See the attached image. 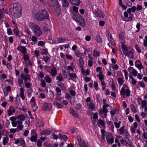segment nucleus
<instances>
[{
	"label": "nucleus",
	"instance_id": "nucleus-63",
	"mask_svg": "<svg viewBox=\"0 0 147 147\" xmlns=\"http://www.w3.org/2000/svg\"><path fill=\"white\" fill-rule=\"evenodd\" d=\"M78 7L76 6H74L73 7V11H74L76 13H77L78 12Z\"/></svg>",
	"mask_w": 147,
	"mask_h": 147
},
{
	"label": "nucleus",
	"instance_id": "nucleus-50",
	"mask_svg": "<svg viewBox=\"0 0 147 147\" xmlns=\"http://www.w3.org/2000/svg\"><path fill=\"white\" fill-rule=\"evenodd\" d=\"M49 93L50 96V98L51 99H53L54 97V93L51 90L49 91Z\"/></svg>",
	"mask_w": 147,
	"mask_h": 147
},
{
	"label": "nucleus",
	"instance_id": "nucleus-54",
	"mask_svg": "<svg viewBox=\"0 0 147 147\" xmlns=\"http://www.w3.org/2000/svg\"><path fill=\"white\" fill-rule=\"evenodd\" d=\"M123 72H124V74L125 79L126 80H127L128 79V73H127V71L126 70L124 69L123 70Z\"/></svg>",
	"mask_w": 147,
	"mask_h": 147
},
{
	"label": "nucleus",
	"instance_id": "nucleus-23",
	"mask_svg": "<svg viewBox=\"0 0 147 147\" xmlns=\"http://www.w3.org/2000/svg\"><path fill=\"white\" fill-rule=\"evenodd\" d=\"M106 140L107 143L109 144H112L114 142V138L113 136H112L110 139H109L108 137L106 136Z\"/></svg>",
	"mask_w": 147,
	"mask_h": 147
},
{
	"label": "nucleus",
	"instance_id": "nucleus-46",
	"mask_svg": "<svg viewBox=\"0 0 147 147\" xmlns=\"http://www.w3.org/2000/svg\"><path fill=\"white\" fill-rule=\"evenodd\" d=\"M31 40L34 42L35 44H36L37 41V38L36 36H33L32 37Z\"/></svg>",
	"mask_w": 147,
	"mask_h": 147
},
{
	"label": "nucleus",
	"instance_id": "nucleus-26",
	"mask_svg": "<svg viewBox=\"0 0 147 147\" xmlns=\"http://www.w3.org/2000/svg\"><path fill=\"white\" fill-rule=\"evenodd\" d=\"M125 43H121V46L123 50H124L125 51H127L128 50V47L125 45L124 44Z\"/></svg>",
	"mask_w": 147,
	"mask_h": 147
},
{
	"label": "nucleus",
	"instance_id": "nucleus-19",
	"mask_svg": "<svg viewBox=\"0 0 147 147\" xmlns=\"http://www.w3.org/2000/svg\"><path fill=\"white\" fill-rule=\"evenodd\" d=\"M78 145L80 147H89L88 142H85V141L83 140L80 142H79Z\"/></svg>",
	"mask_w": 147,
	"mask_h": 147
},
{
	"label": "nucleus",
	"instance_id": "nucleus-42",
	"mask_svg": "<svg viewBox=\"0 0 147 147\" xmlns=\"http://www.w3.org/2000/svg\"><path fill=\"white\" fill-rule=\"evenodd\" d=\"M44 79L47 82L49 83L51 82V79L50 78L47 76H46L44 78Z\"/></svg>",
	"mask_w": 147,
	"mask_h": 147
},
{
	"label": "nucleus",
	"instance_id": "nucleus-13",
	"mask_svg": "<svg viewBox=\"0 0 147 147\" xmlns=\"http://www.w3.org/2000/svg\"><path fill=\"white\" fill-rule=\"evenodd\" d=\"M42 109L44 111H46L51 109V104L50 103H44L42 104Z\"/></svg>",
	"mask_w": 147,
	"mask_h": 147
},
{
	"label": "nucleus",
	"instance_id": "nucleus-60",
	"mask_svg": "<svg viewBox=\"0 0 147 147\" xmlns=\"http://www.w3.org/2000/svg\"><path fill=\"white\" fill-rule=\"evenodd\" d=\"M138 83L141 87L143 88L145 87V84L143 82H138Z\"/></svg>",
	"mask_w": 147,
	"mask_h": 147
},
{
	"label": "nucleus",
	"instance_id": "nucleus-32",
	"mask_svg": "<svg viewBox=\"0 0 147 147\" xmlns=\"http://www.w3.org/2000/svg\"><path fill=\"white\" fill-rule=\"evenodd\" d=\"M79 62L80 64V67L82 68V67L84 66V63L83 58H80L79 59Z\"/></svg>",
	"mask_w": 147,
	"mask_h": 147
},
{
	"label": "nucleus",
	"instance_id": "nucleus-35",
	"mask_svg": "<svg viewBox=\"0 0 147 147\" xmlns=\"http://www.w3.org/2000/svg\"><path fill=\"white\" fill-rule=\"evenodd\" d=\"M58 6H57L56 8V12L57 16H58L61 13V9L60 8L58 7Z\"/></svg>",
	"mask_w": 147,
	"mask_h": 147
},
{
	"label": "nucleus",
	"instance_id": "nucleus-55",
	"mask_svg": "<svg viewBox=\"0 0 147 147\" xmlns=\"http://www.w3.org/2000/svg\"><path fill=\"white\" fill-rule=\"evenodd\" d=\"M69 93L71 95L73 96H75L76 95V92L73 90H71L70 91Z\"/></svg>",
	"mask_w": 147,
	"mask_h": 147
},
{
	"label": "nucleus",
	"instance_id": "nucleus-56",
	"mask_svg": "<svg viewBox=\"0 0 147 147\" xmlns=\"http://www.w3.org/2000/svg\"><path fill=\"white\" fill-rule=\"evenodd\" d=\"M94 87L95 88V90L96 91H97L98 90V84L97 83V82L96 81H94Z\"/></svg>",
	"mask_w": 147,
	"mask_h": 147
},
{
	"label": "nucleus",
	"instance_id": "nucleus-22",
	"mask_svg": "<svg viewBox=\"0 0 147 147\" xmlns=\"http://www.w3.org/2000/svg\"><path fill=\"white\" fill-rule=\"evenodd\" d=\"M26 117L24 115L22 114L17 116V119L21 120L22 121H24L26 119Z\"/></svg>",
	"mask_w": 147,
	"mask_h": 147
},
{
	"label": "nucleus",
	"instance_id": "nucleus-49",
	"mask_svg": "<svg viewBox=\"0 0 147 147\" xmlns=\"http://www.w3.org/2000/svg\"><path fill=\"white\" fill-rule=\"evenodd\" d=\"M65 68V69H67V70H70L73 72L74 71V69L70 65L68 66V67L66 66Z\"/></svg>",
	"mask_w": 147,
	"mask_h": 147
},
{
	"label": "nucleus",
	"instance_id": "nucleus-15",
	"mask_svg": "<svg viewBox=\"0 0 147 147\" xmlns=\"http://www.w3.org/2000/svg\"><path fill=\"white\" fill-rule=\"evenodd\" d=\"M69 113L74 118H78L79 117V115L73 108L71 107L69 108Z\"/></svg>",
	"mask_w": 147,
	"mask_h": 147
},
{
	"label": "nucleus",
	"instance_id": "nucleus-4",
	"mask_svg": "<svg viewBox=\"0 0 147 147\" xmlns=\"http://www.w3.org/2000/svg\"><path fill=\"white\" fill-rule=\"evenodd\" d=\"M130 93L131 92L128 88V86L125 84H124L123 85V87L121 88L120 91V94L121 97L124 98L125 94L127 96H129Z\"/></svg>",
	"mask_w": 147,
	"mask_h": 147
},
{
	"label": "nucleus",
	"instance_id": "nucleus-17",
	"mask_svg": "<svg viewBox=\"0 0 147 147\" xmlns=\"http://www.w3.org/2000/svg\"><path fill=\"white\" fill-rule=\"evenodd\" d=\"M119 38L121 44L125 43V38L123 33L122 31L119 34Z\"/></svg>",
	"mask_w": 147,
	"mask_h": 147
},
{
	"label": "nucleus",
	"instance_id": "nucleus-62",
	"mask_svg": "<svg viewBox=\"0 0 147 147\" xmlns=\"http://www.w3.org/2000/svg\"><path fill=\"white\" fill-rule=\"evenodd\" d=\"M23 57L25 61H27L29 59V57L26 54H24Z\"/></svg>",
	"mask_w": 147,
	"mask_h": 147
},
{
	"label": "nucleus",
	"instance_id": "nucleus-45",
	"mask_svg": "<svg viewBox=\"0 0 147 147\" xmlns=\"http://www.w3.org/2000/svg\"><path fill=\"white\" fill-rule=\"evenodd\" d=\"M136 28L137 29L136 32L138 33L139 32L140 29V24L139 23H137L136 25Z\"/></svg>",
	"mask_w": 147,
	"mask_h": 147
},
{
	"label": "nucleus",
	"instance_id": "nucleus-51",
	"mask_svg": "<svg viewBox=\"0 0 147 147\" xmlns=\"http://www.w3.org/2000/svg\"><path fill=\"white\" fill-rule=\"evenodd\" d=\"M13 33L16 36H18L19 34L18 30L16 28H14L13 30Z\"/></svg>",
	"mask_w": 147,
	"mask_h": 147
},
{
	"label": "nucleus",
	"instance_id": "nucleus-30",
	"mask_svg": "<svg viewBox=\"0 0 147 147\" xmlns=\"http://www.w3.org/2000/svg\"><path fill=\"white\" fill-rule=\"evenodd\" d=\"M129 15L130 16L128 17V19L126 20V21L127 22H131L134 20V18L133 13Z\"/></svg>",
	"mask_w": 147,
	"mask_h": 147
},
{
	"label": "nucleus",
	"instance_id": "nucleus-41",
	"mask_svg": "<svg viewBox=\"0 0 147 147\" xmlns=\"http://www.w3.org/2000/svg\"><path fill=\"white\" fill-rule=\"evenodd\" d=\"M59 137L60 139H61L62 138L65 141L67 140L68 139L67 136L65 135H63L62 136L61 135H59Z\"/></svg>",
	"mask_w": 147,
	"mask_h": 147
},
{
	"label": "nucleus",
	"instance_id": "nucleus-8",
	"mask_svg": "<svg viewBox=\"0 0 147 147\" xmlns=\"http://www.w3.org/2000/svg\"><path fill=\"white\" fill-rule=\"evenodd\" d=\"M37 139L36 132L34 130H32L31 131V137L30 138V140L32 142H36Z\"/></svg>",
	"mask_w": 147,
	"mask_h": 147
},
{
	"label": "nucleus",
	"instance_id": "nucleus-61",
	"mask_svg": "<svg viewBox=\"0 0 147 147\" xmlns=\"http://www.w3.org/2000/svg\"><path fill=\"white\" fill-rule=\"evenodd\" d=\"M142 9V7L140 5H137L136 9L137 11L141 10Z\"/></svg>",
	"mask_w": 147,
	"mask_h": 147
},
{
	"label": "nucleus",
	"instance_id": "nucleus-47",
	"mask_svg": "<svg viewBox=\"0 0 147 147\" xmlns=\"http://www.w3.org/2000/svg\"><path fill=\"white\" fill-rule=\"evenodd\" d=\"M47 51L45 49H42L41 51V54L42 55H46L48 53Z\"/></svg>",
	"mask_w": 147,
	"mask_h": 147
},
{
	"label": "nucleus",
	"instance_id": "nucleus-14",
	"mask_svg": "<svg viewBox=\"0 0 147 147\" xmlns=\"http://www.w3.org/2000/svg\"><path fill=\"white\" fill-rule=\"evenodd\" d=\"M135 65L140 70L144 68V67L140 60H137L135 61Z\"/></svg>",
	"mask_w": 147,
	"mask_h": 147
},
{
	"label": "nucleus",
	"instance_id": "nucleus-31",
	"mask_svg": "<svg viewBox=\"0 0 147 147\" xmlns=\"http://www.w3.org/2000/svg\"><path fill=\"white\" fill-rule=\"evenodd\" d=\"M69 77L71 78L74 79H76L77 77L76 74L75 73H68Z\"/></svg>",
	"mask_w": 147,
	"mask_h": 147
},
{
	"label": "nucleus",
	"instance_id": "nucleus-64",
	"mask_svg": "<svg viewBox=\"0 0 147 147\" xmlns=\"http://www.w3.org/2000/svg\"><path fill=\"white\" fill-rule=\"evenodd\" d=\"M133 13H135L136 9V6H134L131 8H129Z\"/></svg>",
	"mask_w": 147,
	"mask_h": 147
},
{
	"label": "nucleus",
	"instance_id": "nucleus-24",
	"mask_svg": "<svg viewBox=\"0 0 147 147\" xmlns=\"http://www.w3.org/2000/svg\"><path fill=\"white\" fill-rule=\"evenodd\" d=\"M9 142L8 137H4L3 138L2 143L4 146H5Z\"/></svg>",
	"mask_w": 147,
	"mask_h": 147
},
{
	"label": "nucleus",
	"instance_id": "nucleus-57",
	"mask_svg": "<svg viewBox=\"0 0 147 147\" xmlns=\"http://www.w3.org/2000/svg\"><path fill=\"white\" fill-rule=\"evenodd\" d=\"M25 87L27 88H30L31 85V84L29 82H25Z\"/></svg>",
	"mask_w": 147,
	"mask_h": 147
},
{
	"label": "nucleus",
	"instance_id": "nucleus-11",
	"mask_svg": "<svg viewBox=\"0 0 147 147\" xmlns=\"http://www.w3.org/2000/svg\"><path fill=\"white\" fill-rule=\"evenodd\" d=\"M14 140H15V144H20V145L23 147H25L26 146L25 142L23 139H16L15 138L14 139Z\"/></svg>",
	"mask_w": 147,
	"mask_h": 147
},
{
	"label": "nucleus",
	"instance_id": "nucleus-34",
	"mask_svg": "<svg viewBox=\"0 0 147 147\" xmlns=\"http://www.w3.org/2000/svg\"><path fill=\"white\" fill-rule=\"evenodd\" d=\"M130 107L131 111L133 112L134 113H136V108L134 105L133 104H131L130 105Z\"/></svg>",
	"mask_w": 147,
	"mask_h": 147
},
{
	"label": "nucleus",
	"instance_id": "nucleus-20",
	"mask_svg": "<svg viewBox=\"0 0 147 147\" xmlns=\"http://www.w3.org/2000/svg\"><path fill=\"white\" fill-rule=\"evenodd\" d=\"M128 70L130 73H131V70H132V74L134 76H136L137 74V72L133 67H129L128 68Z\"/></svg>",
	"mask_w": 147,
	"mask_h": 147
},
{
	"label": "nucleus",
	"instance_id": "nucleus-59",
	"mask_svg": "<svg viewBox=\"0 0 147 147\" xmlns=\"http://www.w3.org/2000/svg\"><path fill=\"white\" fill-rule=\"evenodd\" d=\"M82 107L81 104L80 103H77L76 104V108L77 110L80 109Z\"/></svg>",
	"mask_w": 147,
	"mask_h": 147
},
{
	"label": "nucleus",
	"instance_id": "nucleus-10",
	"mask_svg": "<svg viewBox=\"0 0 147 147\" xmlns=\"http://www.w3.org/2000/svg\"><path fill=\"white\" fill-rule=\"evenodd\" d=\"M45 67L47 71L51 74L52 76H55V67L51 68V67L47 66H45Z\"/></svg>",
	"mask_w": 147,
	"mask_h": 147
},
{
	"label": "nucleus",
	"instance_id": "nucleus-2",
	"mask_svg": "<svg viewBox=\"0 0 147 147\" xmlns=\"http://www.w3.org/2000/svg\"><path fill=\"white\" fill-rule=\"evenodd\" d=\"M35 18L38 20L42 21L45 19L49 20L48 12L45 10L40 11L35 15Z\"/></svg>",
	"mask_w": 147,
	"mask_h": 147
},
{
	"label": "nucleus",
	"instance_id": "nucleus-16",
	"mask_svg": "<svg viewBox=\"0 0 147 147\" xmlns=\"http://www.w3.org/2000/svg\"><path fill=\"white\" fill-rule=\"evenodd\" d=\"M17 50L23 54H26L27 52L26 49L24 46H19L17 48Z\"/></svg>",
	"mask_w": 147,
	"mask_h": 147
},
{
	"label": "nucleus",
	"instance_id": "nucleus-25",
	"mask_svg": "<svg viewBox=\"0 0 147 147\" xmlns=\"http://www.w3.org/2000/svg\"><path fill=\"white\" fill-rule=\"evenodd\" d=\"M119 113V110L116 109H115L113 110L110 111V113L112 116L114 115L115 114H118Z\"/></svg>",
	"mask_w": 147,
	"mask_h": 147
},
{
	"label": "nucleus",
	"instance_id": "nucleus-43",
	"mask_svg": "<svg viewBox=\"0 0 147 147\" xmlns=\"http://www.w3.org/2000/svg\"><path fill=\"white\" fill-rule=\"evenodd\" d=\"M128 54L129 56H130L131 55V58H134V53L131 51H128Z\"/></svg>",
	"mask_w": 147,
	"mask_h": 147
},
{
	"label": "nucleus",
	"instance_id": "nucleus-37",
	"mask_svg": "<svg viewBox=\"0 0 147 147\" xmlns=\"http://www.w3.org/2000/svg\"><path fill=\"white\" fill-rule=\"evenodd\" d=\"M42 59L46 63H47L49 62L48 61L50 58L48 56H46L43 57Z\"/></svg>",
	"mask_w": 147,
	"mask_h": 147
},
{
	"label": "nucleus",
	"instance_id": "nucleus-33",
	"mask_svg": "<svg viewBox=\"0 0 147 147\" xmlns=\"http://www.w3.org/2000/svg\"><path fill=\"white\" fill-rule=\"evenodd\" d=\"M123 133L125 135V139H128V138L130 137V134L127 129H125V130Z\"/></svg>",
	"mask_w": 147,
	"mask_h": 147
},
{
	"label": "nucleus",
	"instance_id": "nucleus-5",
	"mask_svg": "<svg viewBox=\"0 0 147 147\" xmlns=\"http://www.w3.org/2000/svg\"><path fill=\"white\" fill-rule=\"evenodd\" d=\"M74 19L78 23L79 25L82 27H85L86 25L85 20L84 18L80 15H75Z\"/></svg>",
	"mask_w": 147,
	"mask_h": 147
},
{
	"label": "nucleus",
	"instance_id": "nucleus-53",
	"mask_svg": "<svg viewBox=\"0 0 147 147\" xmlns=\"http://www.w3.org/2000/svg\"><path fill=\"white\" fill-rule=\"evenodd\" d=\"M141 104L143 107H146L147 104V101L146 100H142Z\"/></svg>",
	"mask_w": 147,
	"mask_h": 147
},
{
	"label": "nucleus",
	"instance_id": "nucleus-21",
	"mask_svg": "<svg viewBox=\"0 0 147 147\" xmlns=\"http://www.w3.org/2000/svg\"><path fill=\"white\" fill-rule=\"evenodd\" d=\"M51 131L47 129H45L40 132V134L43 135H48L51 134Z\"/></svg>",
	"mask_w": 147,
	"mask_h": 147
},
{
	"label": "nucleus",
	"instance_id": "nucleus-7",
	"mask_svg": "<svg viewBox=\"0 0 147 147\" xmlns=\"http://www.w3.org/2000/svg\"><path fill=\"white\" fill-rule=\"evenodd\" d=\"M106 36L109 42L114 45H115V40L113 38L112 34L108 30H107L106 32Z\"/></svg>",
	"mask_w": 147,
	"mask_h": 147
},
{
	"label": "nucleus",
	"instance_id": "nucleus-58",
	"mask_svg": "<svg viewBox=\"0 0 147 147\" xmlns=\"http://www.w3.org/2000/svg\"><path fill=\"white\" fill-rule=\"evenodd\" d=\"M45 42L43 41H40L38 43V45L42 46L45 44Z\"/></svg>",
	"mask_w": 147,
	"mask_h": 147
},
{
	"label": "nucleus",
	"instance_id": "nucleus-28",
	"mask_svg": "<svg viewBox=\"0 0 147 147\" xmlns=\"http://www.w3.org/2000/svg\"><path fill=\"white\" fill-rule=\"evenodd\" d=\"M66 40L65 38L60 37L57 38V42L58 43H62L65 42Z\"/></svg>",
	"mask_w": 147,
	"mask_h": 147
},
{
	"label": "nucleus",
	"instance_id": "nucleus-29",
	"mask_svg": "<svg viewBox=\"0 0 147 147\" xmlns=\"http://www.w3.org/2000/svg\"><path fill=\"white\" fill-rule=\"evenodd\" d=\"M100 55V52L99 51H97L95 50H94L93 55L94 57H96L98 56L99 57Z\"/></svg>",
	"mask_w": 147,
	"mask_h": 147
},
{
	"label": "nucleus",
	"instance_id": "nucleus-38",
	"mask_svg": "<svg viewBox=\"0 0 147 147\" xmlns=\"http://www.w3.org/2000/svg\"><path fill=\"white\" fill-rule=\"evenodd\" d=\"M118 83L119 85H122L124 81L123 79L121 78H119L117 80Z\"/></svg>",
	"mask_w": 147,
	"mask_h": 147
},
{
	"label": "nucleus",
	"instance_id": "nucleus-18",
	"mask_svg": "<svg viewBox=\"0 0 147 147\" xmlns=\"http://www.w3.org/2000/svg\"><path fill=\"white\" fill-rule=\"evenodd\" d=\"M7 111V115L9 116H11L16 111L15 110L13 106H10Z\"/></svg>",
	"mask_w": 147,
	"mask_h": 147
},
{
	"label": "nucleus",
	"instance_id": "nucleus-44",
	"mask_svg": "<svg viewBox=\"0 0 147 147\" xmlns=\"http://www.w3.org/2000/svg\"><path fill=\"white\" fill-rule=\"evenodd\" d=\"M25 32L28 35H30V36H31V32L28 28H25Z\"/></svg>",
	"mask_w": 147,
	"mask_h": 147
},
{
	"label": "nucleus",
	"instance_id": "nucleus-12",
	"mask_svg": "<svg viewBox=\"0 0 147 147\" xmlns=\"http://www.w3.org/2000/svg\"><path fill=\"white\" fill-rule=\"evenodd\" d=\"M20 76L22 79L24 81V82H26V81L29 80L30 81H31V78L30 75L28 74H22Z\"/></svg>",
	"mask_w": 147,
	"mask_h": 147
},
{
	"label": "nucleus",
	"instance_id": "nucleus-9",
	"mask_svg": "<svg viewBox=\"0 0 147 147\" xmlns=\"http://www.w3.org/2000/svg\"><path fill=\"white\" fill-rule=\"evenodd\" d=\"M94 13L96 17L103 18L105 16V15L104 12L98 9L95 10Z\"/></svg>",
	"mask_w": 147,
	"mask_h": 147
},
{
	"label": "nucleus",
	"instance_id": "nucleus-48",
	"mask_svg": "<svg viewBox=\"0 0 147 147\" xmlns=\"http://www.w3.org/2000/svg\"><path fill=\"white\" fill-rule=\"evenodd\" d=\"M75 54L77 57H80V58H82V57L83 55V54L81 53L80 52L78 51V53L76 52Z\"/></svg>",
	"mask_w": 147,
	"mask_h": 147
},
{
	"label": "nucleus",
	"instance_id": "nucleus-39",
	"mask_svg": "<svg viewBox=\"0 0 147 147\" xmlns=\"http://www.w3.org/2000/svg\"><path fill=\"white\" fill-rule=\"evenodd\" d=\"M124 1L127 5L129 7H131L132 5V3L128 0H124Z\"/></svg>",
	"mask_w": 147,
	"mask_h": 147
},
{
	"label": "nucleus",
	"instance_id": "nucleus-36",
	"mask_svg": "<svg viewBox=\"0 0 147 147\" xmlns=\"http://www.w3.org/2000/svg\"><path fill=\"white\" fill-rule=\"evenodd\" d=\"M135 47L138 53H141L140 48L137 44H136L135 45Z\"/></svg>",
	"mask_w": 147,
	"mask_h": 147
},
{
	"label": "nucleus",
	"instance_id": "nucleus-40",
	"mask_svg": "<svg viewBox=\"0 0 147 147\" xmlns=\"http://www.w3.org/2000/svg\"><path fill=\"white\" fill-rule=\"evenodd\" d=\"M96 40L97 42L99 43H101L102 42V40L99 36H97L96 37Z\"/></svg>",
	"mask_w": 147,
	"mask_h": 147
},
{
	"label": "nucleus",
	"instance_id": "nucleus-52",
	"mask_svg": "<svg viewBox=\"0 0 147 147\" xmlns=\"http://www.w3.org/2000/svg\"><path fill=\"white\" fill-rule=\"evenodd\" d=\"M89 106L91 110H94L95 108L94 105L92 102H90L89 104Z\"/></svg>",
	"mask_w": 147,
	"mask_h": 147
},
{
	"label": "nucleus",
	"instance_id": "nucleus-3",
	"mask_svg": "<svg viewBox=\"0 0 147 147\" xmlns=\"http://www.w3.org/2000/svg\"><path fill=\"white\" fill-rule=\"evenodd\" d=\"M29 27L31 28L34 35L37 37L41 36L42 34V32L40 27L33 23H30L29 24Z\"/></svg>",
	"mask_w": 147,
	"mask_h": 147
},
{
	"label": "nucleus",
	"instance_id": "nucleus-1",
	"mask_svg": "<svg viewBox=\"0 0 147 147\" xmlns=\"http://www.w3.org/2000/svg\"><path fill=\"white\" fill-rule=\"evenodd\" d=\"M11 7L12 6V8L10 9L13 15L15 17L18 18L21 16V10L22 6L19 3H15L12 4L11 5Z\"/></svg>",
	"mask_w": 147,
	"mask_h": 147
},
{
	"label": "nucleus",
	"instance_id": "nucleus-6",
	"mask_svg": "<svg viewBox=\"0 0 147 147\" xmlns=\"http://www.w3.org/2000/svg\"><path fill=\"white\" fill-rule=\"evenodd\" d=\"M18 82L19 85L20 87V96L22 99L24 100L25 99V96L24 95V90L22 87V86H24L23 80L21 79L18 78Z\"/></svg>",
	"mask_w": 147,
	"mask_h": 147
},
{
	"label": "nucleus",
	"instance_id": "nucleus-27",
	"mask_svg": "<svg viewBox=\"0 0 147 147\" xmlns=\"http://www.w3.org/2000/svg\"><path fill=\"white\" fill-rule=\"evenodd\" d=\"M99 124L102 126L104 127L105 126V122L103 120L99 119L98 121V124Z\"/></svg>",
	"mask_w": 147,
	"mask_h": 147
}]
</instances>
